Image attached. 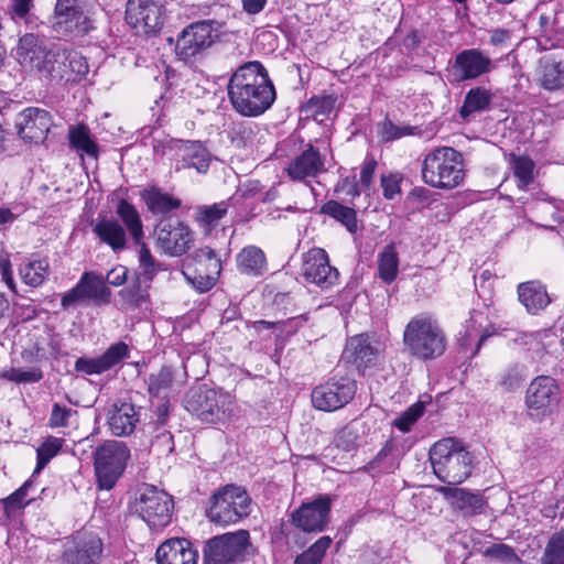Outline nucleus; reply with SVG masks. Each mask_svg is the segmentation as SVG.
<instances>
[{
    "instance_id": "nucleus-1",
    "label": "nucleus",
    "mask_w": 564,
    "mask_h": 564,
    "mask_svg": "<svg viewBox=\"0 0 564 564\" xmlns=\"http://www.w3.org/2000/svg\"><path fill=\"white\" fill-rule=\"evenodd\" d=\"M227 94L232 108L245 117H258L275 100V89L268 70L258 62H247L231 75Z\"/></svg>"
},
{
    "instance_id": "nucleus-2",
    "label": "nucleus",
    "mask_w": 564,
    "mask_h": 564,
    "mask_svg": "<svg viewBox=\"0 0 564 564\" xmlns=\"http://www.w3.org/2000/svg\"><path fill=\"white\" fill-rule=\"evenodd\" d=\"M404 349L415 359L440 358L446 350L447 338L440 323L429 314L413 316L403 330Z\"/></svg>"
},
{
    "instance_id": "nucleus-3",
    "label": "nucleus",
    "mask_w": 564,
    "mask_h": 564,
    "mask_svg": "<svg viewBox=\"0 0 564 564\" xmlns=\"http://www.w3.org/2000/svg\"><path fill=\"white\" fill-rule=\"evenodd\" d=\"M430 460L435 476L447 486L459 485L471 474L470 453L453 437L436 442L430 449Z\"/></svg>"
},
{
    "instance_id": "nucleus-4",
    "label": "nucleus",
    "mask_w": 564,
    "mask_h": 564,
    "mask_svg": "<svg viewBox=\"0 0 564 564\" xmlns=\"http://www.w3.org/2000/svg\"><path fill=\"white\" fill-rule=\"evenodd\" d=\"M464 175L462 154L453 148H437L423 161V180L433 187L454 188L463 182Z\"/></svg>"
},
{
    "instance_id": "nucleus-5",
    "label": "nucleus",
    "mask_w": 564,
    "mask_h": 564,
    "mask_svg": "<svg viewBox=\"0 0 564 564\" xmlns=\"http://www.w3.org/2000/svg\"><path fill=\"white\" fill-rule=\"evenodd\" d=\"M95 14L94 0H57L53 28L63 36H84L95 29Z\"/></svg>"
},
{
    "instance_id": "nucleus-6",
    "label": "nucleus",
    "mask_w": 564,
    "mask_h": 564,
    "mask_svg": "<svg viewBox=\"0 0 564 564\" xmlns=\"http://www.w3.org/2000/svg\"><path fill=\"white\" fill-rule=\"evenodd\" d=\"M130 455L129 447L121 441H106L96 447L94 469L99 489L110 490L115 487L127 467Z\"/></svg>"
},
{
    "instance_id": "nucleus-7",
    "label": "nucleus",
    "mask_w": 564,
    "mask_h": 564,
    "mask_svg": "<svg viewBox=\"0 0 564 564\" xmlns=\"http://www.w3.org/2000/svg\"><path fill=\"white\" fill-rule=\"evenodd\" d=\"M252 550L247 530L216 535L205 544L203 564H239L247 560Z\"/></svg>"
},
{
    "instance_id": "nucleus-8",
    "label": "nucleus",
    "mask_w": 564,
    "mask_h": 564,
    "mask_svg": "<svg viewBox=\"0 0 564 564\" xmlns=\"http://www.w3.org/2000/svg\"><path fill=\"white\" fill-rule=\"evenodd\" d=\"M251 512V499L241 487L226 486L212 498L207 516L216 524L237 523Z\"/></svg>"
},
{
    "instance_id": "nucleus-9",
    "label": "nucleus",
    "mask_w": 564,
    "mask_h": 564,
    "mask_svg": "<svg viewBox=\"0 0 564 564\" xmlns=\"http://www.w3.org/2000/svg\"><path fill=\"white\" fill-rule=\"evenodd\" d=\"M127 230L137 245L143 239L142 221L139 214H117V217H101L94 226L98 238L118 251L126 248Z\"/></svg>"
},
{
    "instance_id": "nucleus-10",
    "label": "nucleus",
    "mask_w": 564,
    "mask_h": 564,
    "mask_svg": "<svg viewBox=\"0 0 564 564\" xmlns=\"http://www.w3.org/2000/svg\"><path fill=\"white\" fill-rule=\"evenodd\" d=\"M173 500L164 491L143 485L133 503L134 512L151 530L162 529L171 522Z\"/></svg>"
},
{
    "instance_id": "nucleus-11",
    "label": "nucleus",
    "mask_w": 564,
    "mask_h": 564,
    "mask_svg": "<svg viewBox=\"0 0 564 564\" xmlns=\"http://www.w3.org/2000/svg\"><path fill=\"white\" fill-rule=\"evenodd\" d=\"M232 404L229 393L208 388L191 391L186 399V410L202 422L216 423L225 420Z\"/></svg>"
},
{
    "instance_id": "nucleus-12",
    "label": "nucleus",
    "mask_w": 564,
    "mask_h": 564,
    "mask_svg": "<svg viewBox=\"0 0 564 564\" xmlns=\"http://www.w3.org/2000/svg\"><path fill=\"white\" fill-rule=\"evenodd\" d=\"M561 390L550 376H538L529 384L525 393L528 413L538 421L551 415L558 406Z\"/></svg>"
},
{
    "instance_id": "nucleus-13",
    "label": "nucleus",
    "mask_w": 564,
    "mask_h": 564,
    "mask_svg": "<svg viewBox=\"0 0 564 564\" xmlns=\"http://www.w3.org/2000/svg\"><path fill=\"white\" fill-rule=\"evenodd\" d=\"M220 35V23L215 20H203L189 24L178 35L176 53L182 59L194 57L212 46Z\"/></svg>"
},
{
    "instance_id": "nucleus-14",
    "label": "nucleus",
    "mask_w": 564,
    "mask_h": 564,
    "mask_svg": "<svg viewBox=\"0 0 564 564\" xmlns=\"http://www.w3.org/2000/svg\"><path fill=\"white\" fill-rule=\"evenodd\" d=\"M357 390L356 381L348 377L332 378L315 387L311 398L315 409L333 412L348 404Z\"/></svg>"
},
{
    "instance_id": "nucleus-15",
    "label": "nucleus",
    "mask_w": 564,
    "mask_h": 564,
    "mask_svg": "<svg viewBox=\"0 0 564 564\" xmlns=\"http://www.w3.org/2000/svg\"><path fill=\"white\" fill-rule=\"evenodd\" d=\"M126 20L137 33L154 34L165 20L164 0H128Z\"/></svg>"
},
{
    "instance_id": "nucleus-16",
    "label": "nucleus",
    "mask_w": 564,
    "mask_h": 564,
    "mask_svg": "<svg viewBox=\"0 0 564 564\" xmlns=\"http://www.w3.org/2000/svg\"><path fill=\"white\" fill-rule=\"evenodd\" d=\"M104 551L101 539L94 532L78 531L65 539L63 564H99Z\"/></svg>"
},
{
    "instance_id": "nucleus-17",
    "label": "nucleus",
    "mask_w": 564,
    "mask_h": 564,
    "mask_svg": "<svg viewBox=\"0 0 564 564\" xmlns=\"http://www.w3.org/2000/svg\"><path fill=\"white\" fill-rule=\"evenodd\" d=\"M155 235L161 249L172 257L184 254L193 242L189 228L174 214H167L159 221Z\"/></svg>"
},
{
    "instance_id": "nucleus-18",
    "label": "nucleus",
    "mask_w": 564,
    "mask_h": 564,
    "mask_svg": "<svg viewBox=\"0 0 564 564\" xmlns=\"http://www.w3.org/2000/svg\"><path fill=\"white\" fill-rule=\"evenodd\" d=\"M302 275L304 279L327 290L338 281V270L329 264L326 251L322 248H312L302 254Z\"/></svg>"
},
{
    "instance_id": "nucleus-19",
    "label": "nucleus",
    "mask_w": 564,
    "mask_h": 564,
    "mask_svg": "<svg viewBox=\"0 0 564 564\" xmlns=\"http://www.w3.org/2000/svg\"><path fill=\"white\" fill-rule=\"evenodd\" d=\"M330 498L321 495L292 513L293 524L304 532H322L329 522Z\"/></svg>"
},
{
    "instance_id": "nucleus-20",
    "label": "nucleus",
    "mask_w": 564,
    "mask_h": 564,
    "mask_svg": "<svg viewBox=\"0 0 564 564\" xmlns=\"http://www.w3.org/2000/svg\"><path fill=\"white\" fill-rule=\"evenodd\" d=\"M52 126L51 113L36 107L24 109L15 120V127L21 139L36 144L46 139Z\"/></svg>"
},
{
    "instance_id": "nucleus-21",
    "label": "nucleus",
    "mask_w": 564,
    "mask_h": 564,
    "mask_svg": "<svg viewBox=\"0 0 564 564\" xmlns=\"http://www.w3.org/2000/svg\"><path fill=\"white\" fill-rule=\"evenodd\" d=\"M195 259L198 267L194 273L185 271L184 275L197 291L206 292L216 284L221 271V262L209 247L198 249Z\"/></svg>"
},
{
    "instance_id": "nucleus-22",
    "label": "nucleus",
    "mask_w": 564,
    "mask_h": 564,
    "mask_svg": "<svg viewBox=\"0 0 564 564\" xmlns=\"http://www.w3.org/2000/svg\"><path fill=\"white\" fill-rule=\"evenodd\" d=\"M492 59L478 48L459 52L452 65V74L457 82L476 79L491 72Z\"/></svg>"
},
{
    "instance_id": "nucleus-23",
    "label": "nucleus",
    "mask_w": 564,
    "mask_h": 564,
    "mask_svg": "<svg viewBox=\"0 0 564 564\" xmlns=\"http://www.w3.org/2000/svg\"><path fill=\"white\" fill-rule=\"evenodd\" d=\"M130 357L129 346L119 341L98 357H80L75 361L74 369L84 375H101Z\"/></svg>"
},
{
    "instance_id": "nucleus-24",
    "label": "nucleus",
    "mask_w": 564,
    "mask_h": 564,
    "mask_svg": "<svg viewBox=\"0 0 564 564\" xmlns=\"http://www.w3.org/2000/svg\"><path fill=\"white\" fill-rule=\"evenodd\" d=\"M155 557L158 564H196L198 552L188 540L174 538L160 544Z\"/></svg>"
},
{
    "instance_id": "nucleus-25",
    "label": "nucleus",
    "mask_w": 564,
    "mask_h": 564,
    "mask_svg": "<svg viewBox=\"0 0 564 564\" xmlns=\"http://www.w3.org/2000/svg\"><path fill=\"white\" fill-rule=\"evenodd\" d=\"M379 349L368 335H356L346 343L343 359L355 366L358 370H365L375 364Z\"/></svg>"
},
{
    "instance_id": "nucleus-26",
    "label": "nucleus",
    "mask_w": 564,
    "mask_h": 564,
    "mask_svg": "<svg viewBox=\"0 0 564 564\" xmlns=\"http://www.w3.org/2000/svg\"><path fill=\"white\" fill-rule=\"evenodd\" d=\"M107 422L113 435L127 436L134 431L139 422V412L133 403L119 400L110 405Z\"/></svg>"
},
{
    "instance_id": "nucleus-27",
    "label": "nucleus",
    "mask_w": 564,
    "mask_h": 564,
    "mask_svg": "<svg viewBox=\"0 0 564 564\" xmlns=\"http://www.w3.org/2000/svg\"><path fill=\"white\" fill-rule=\"evenodd\" d=\"M541 86L546 90L564 87V51L557 50L544 54L539 61Z\"/></svg>"
},
{
    "instance_id": "nucleus-28",
    "label": "nucleus",
    "mask_w": 564,
    "mask_h": 564,
    "mask_svg": "<svg viewBox=\"0 0 564 564\" xmlns=\"http://www.w3.org/2000/svg\"><path fill=\"white\" fill-rule=\"evenodd\" d=\"M437 491L451 502L453 508L462 511L466 517L481 513L486 506L485 498L480 494L469 491L465 488L442 486Z\"/></svg>"
},
{
    "instance_id": "nucleus-29",
    "label": "nucleus",
    "mask_w": 564,
    "mask_h": 564,
    "mask_svg": "<svg viewBox=\"0 0 564 564\" xmlns=\"http://www.w3.org/2000/svg\"><path fill=\"white\" fill-rule=\"evenodd\" d=\"M324 170V162L319 151L308 145L300 155L295 156L289 164L286 171L293 181H304L307 177H315Z\"/></svg>"
},
{
    "instance_id": "nucleus-30",
    "label": "nucleus",
    "mask_w": 564,
    "mask_h": 564,
    "mask_svg": "<svg viewBox=\"0 0 564 564\" xmlns=\"http://www.w3.org/2000/svg\"><path fill=\"white\" fill-rule=\"evenodd\" d=\"M48 47L40 36L33 33H25L19 39L13 52L17 61L22 66L35 69Z\"/></svg>"
},
{
    "instance_id": "nucleus-31",
    "label": "nucleus",
    "mask_w": 564,
    "mask_h": 564,
    "mask_svg": "<svg viewBox=\"0 0 564 564\" xmlns=\"http://www.w3.org/2000/svg\"><path fill=\"white\" fill-rule=\"evenodd\" d=\"M67 50L59 45H52L47 48L40 65L35 68L42 76L51 80L72 79L67 70Z\"/></svg>"
},
{
    "instance_id": "nucleus-32",
    "label": "nucleus",
    "mask_w": 564,
    "mask_h": 564,
    "mask_svg": "<svg viewBox=\"0 0 564 564\" xmlns=\"http://www.w3.org/2000/svg\"><path fill=\"white\" fill-rule=\"evenodd\" d=\"M176 148L182 155V165L178 169H195L202 174L208 171L210 153L202 142L177 140Z\"/></svg>"
},
{
    "instance_id": "nucleus-33",
    "label": "nucleus",
    "mask_w": 564,
    "mask_h": 564,
    "mask_svg": "<svg viewBox=\"0 0 564 564\" xmlns=\"http://www.w3.org/2000/svg\"><path fill=\"white\" fill-rule=\"evenodd\" d=\"M520 303L530 314L544 310L551 302L546 288L539 281H527L518 285Z\"/></svg>"
},
{
    "instance_id": "nucleus-34",
    "label": "nucleus",
    "mask_w": 564,
    "mask_h": 564,
    "mask_svg": "<svg viewBox=\"0 0 564 564\" xmlns=\"http://www.w3.org/2000/svg\"><path fill=\"white\" fill-rule=\"evenodd\" d=\"M67 140L69 148L82 158L86 155L94 160L98 159L99 145L91 135L90 129L85 123L69 126Z\"/></svg>"
},
{
    "instance_id": "nucleus-35",
    "label": "nucleus",
    "mask_w": 564,
    "mask_h": 564,
    "mask_svg": "<svg viewBox=\"0 0 564 564\" xmlns=\"http://www.w3.org/2000/svg\"><path fill=\"white\" fill-rule=\"evenodd\" d=\"M400 451L392 440L386 442L382 448L370 460L364 470L370 473L373 477L379 474L393 473L400 464Z\"/></svg>"
},
{
    "instance_id": "nucleus-36",
    "label": "nucleus",
    "mask_w": 564,
    "mask_h": 564,
    "mask_svg": "<svg viewBox=\"0 0 564 564\" xmlns=\"http://www.w3.org/2000/svg\"><path fill=\"white\" fill-rule=\"evenodd\" d=\"M238 270L247 275H261L267 269L263 251L256 246H247L237 254Z\"/></svg>"
},
{
    "instance_id": "nucleus-37",
    "label": "nucleus",
    "mask_w": 564,
    "mask_h": 564,
    "mask_svg": "<svg viewBox=\"0 0 564 564\" xmlns=\"http://www.w3.org/2000/svg\"><path fill=\"white\" fill-rule=\"evenodd\" d=\"M50 274L47 259H26L19 267V275L23 283L31 288L41 286Z\"/></svg>"
},
{
    "instance_id": "nucleus-38",
    "label": "nucleus",
    "mask_w": 564,
    "mask_h": 564,
    "mask_svg": "<svg viewBox=\"0 0 564 564\" xmlns=\"http://www.w3.org/2000/svg\"><path fill=\"white\" fill-rule=\"evenodd\" d=\"M142 198L150 212H171L183 207L181 199L155 186L144 189Z\"/></svg>"
},
{
    "instance_id": "nucleus-39",
    "label": "nucleus",
    "mask_w": 564,
    "mask_h": 564,
    "mask_svg": "<svg viewBox=\"0 0 564 564\" xmlns=\"http://www.w3.org/2000/svg\"><path fill=\"white\" fill-rule=\"evenodd\" d=\"M85 299L108 303L110 290L106 286L104 276L95 272H85L78 281Z\"/></svg>"
},
{
    "instance_id": "nucleus-40",
    "label": "nucleus",
    "mask_w": 564,
    "mask_h": 564,
    "mask_svg": "<svg viewBox=\"0 0 564 564\" xmlns=\"http://www.w3.org/2000/svg\"><path fill=\"white\" fill-rule=\"evenodd\" d=\"M492 94L484 87H475L467 91L464 102L459 109L462 118L467 119L475 112L489 109Z\"/></svg>"
},
{
    "instance_id": "nucleus-41",
    "label": "nucleus",
    "mask_w": 564,
    "mask_h": 564,
    "mask_svg": "<svg viewBox=\"0 0 564 564\" xmlns=\"http://www.w3.org/2000/svg\"><path fill=\"white\" fill-rule=\"evenodd\" d=\"M151 283H144L137 276V280L128 288L119 292L126 310L142 307L149 302V288Z\"/></svg>"
},
{
    "instance_id": "nucleus-42",
    "label": "nucleus",
    "mask_w": 564,
    "mask_h": 564,
    "mask_svg": "<svg viewBox=\"0 0 564 564\" xmlns=\"http://www.w3.org/2000/svg\"><path fill=\"white\" fill-rule=\"evenodd\" d=\"M378 272L380 279L386 283L395 280L399 272V258L394 245H387L379 254Z\"/></svg>"
},
{
    "instance_id": "nucleus-43",
    "label": "nucleus",
    "mask_w": 564,
    "mask_h": 564,
    "mask_svg": "<svg viewBox=\"0 0 564 564\" xmlns=\"http://www.w3.org/2000/svg\"><path fill=\"white\" fill-rule=\"evenodd\" d=\"M55 354V347L46 338H37L34 343L25 347L21 357L26 362H41L48 360Z\"/></svg>"
},
{
    "instance_id": "nucleus-44",
    "label": "nucleus",
    "mask_w": 564,
    "mask_h": 564,
    "mask_svg": "<svg viewBox=\"0 0 564 564\" xmlns=\"http://www.w3.org/2000/svg\"><path fill=\"white\" fill-rule=\"evenodd\" d=\"M139 250V272L137 276L144 283H151L161 270V264L151 254L149 248L141 241Z\"/></svg>"
},
{
    "instance_id": "nucleus-45",
    "label": "nucleus",
    "mask_w": 564,
    "mask_h": 564,
    "mask_svg": "<svg viewBox=\"0 0 564 564\" xmlns=\"http://www.w3.org/2000/svg\"><path fill=\"white\" fill-rule=\"evenodd\" d=\"M482 555L501 564H523L514 549L503 543H495L482 551Z\"/></svg>"
},
{
    "instance_id": "nucleus-46",
    "label": "nucleus",
    "mask_w": 564,
    "mask_h": 564,
    "mask_svg": "<svg viewBox=\"0 0 564 564\" xmlns=\"http://www.w3.org/2000/svg\"><path fill=\"white\" fill-rule=\"evenodd\" d=\"M330 544L332 539L329 536L319 538L306 551L296 556L294 564H321Z\"/></svg>"
},
{
    "instance_id": "nucleus-47",
    "label": "nucleus",
    "mask_w": 564,
    "mask_h": 564,
    "mask_svg": "<svg viewBox=\"0 0 564 564\" xmlns=\"http://www.w3.org/2000/svg\"><path fill=\"white\" fill-rule=\"evenodd\" d=\"M62 448V440L50 437L36 449V467L32 477L39 475L48 462L58 454Z\"/></svg>"
},
{
    "instance_id": "nucleus-48",
    "label": "nucleus",
    "mask_w": 564,
    "mask_h": 564,
    "mask_svg": "<svg viewBox=\"0 0 564 564\" xmlns=\"http://www.w3.org/2000/svg\"><path fill=\"white\" fill-rule=\"evenodd\" d=\"M541 564H564V532H557L550 538Z\"/></svg>"
},
{
    "instance_id": "nucleus-49",
    "label": "nucleus",
    "mask_w": 564,
    "mask_h": 564,
    "mask_svg": "<svg viewBox=\"0 0 564 564\" xmlns=\"http://www.w3.org/2000/svg\"><path fill=\"white\" fill-rule=\"evenodd\" d=\"M1 378L14 383H35L43 379V371L39 367L10 368L1 373Z\"/></svg>"
},
{
    "instance_id": "nucleus-50",
    "label": "nucleus",
    "mask_w": 564,
    "mask_h": 564,
    "mask_svg": "<svg viewBox=\"0 0 564 564\" xmlns=\"http://www.w3.org/2000/svg\"><path fill=\"white\" fill-rule=\"evenodd\" d=\"M527 379V369L522 364H513L507 367L500 375L499 383L508 391L521 387Z\"/></svg>"
},
{
    "instance_id": "nucleus-51",
    "label": "nucleus",
    "mask_w": 564,
    "mask_h": 564,
    "mask_svg": "<svg viewBox=\"0 0 564 564\" xmlns=\"http://www.w3.org/2000/svg\"><path fill=\"white\" fill-rule=\"evenodd\" d=\"M173 382V373L171 368L162 367L159 371L149 376L147 383L150 394L160 395L167 391Z\"/></svg>"
},
{
    "instance_id": "nucleus-52",
    "label": "nucleus",
    "mask_w": 564,
    "mask_h": 564,
    "mask_svg": "<svg viewBox=\"0 0 564 564\" xmlns=\"http://www.w3.org/2000/svg\"><path fill=\"white\" fill-rule=\"evenodd\" d=\"M511 164L513 174L522 186L533 182L534 162L530 158L512 154Z\"/></svg>"
},
{
    "instance_id": "nucleus-53",
    "label": "nucleus",
    "mask_w": 564,
    "mask_h": 564,
    "mask_svg": "<svg viewBox=\"0 0 564 564\" xmlns=\"http://www.w3.org/2000/svg\"><path fill=\"white\" fill-rule=\"evenodd\" d=\"M34 0H10L9 12L15 23L26 25L34 22V15L31 10L34 7Z\"/></svg>"
},
{
    "instance_id": "nucleus-54",
    "label": "nucleus",
    "mask_w": 564,
    "mask_h": 564,
    "mask_svg": "<svg viewBox=\"0 0 564 564\" xmlns=\"http://www.w3.org/2000/svg\"><path fill=\"white\" fill-rule=\"evenodd\" d=\"M67 70L68 76L72 77L70 80H76L77 78H82L89 72V66L86 57H84L80 53L76 51L67 50Z\"/></svg>"
},
{
    "instance_id": "nucleus-55",
    "label": "nucleus",
    "mask_w": 564,
    "mask_h": 564,
    "mask_svg": "<svg viewBox=\"0 0 564 564\" xmlns=\"http://www.w3.org/2000/svg\"><path fill=\"white\" fill-rule=\"evenodd\" d=\"M403 176L399 173H389L381 176L382 194L386 199L395 200L401 198V183Z\"/></svg>"
},
{
    "instance_id": "nucleus-56",
    "label": "nucleus",
    "mask_w": 564,
    "mask_h": 564,
    "mask_svg": "<svg viewBox=\"0 0 564 564\" xmlns=\"http://www.w3.org/2000/svg\"><path fill=\"white\" fill-rule=\"evenodd\" d=\"M424 405L419 402L406 409L399 417L393 421V425L401 432H409L412 425L423 414Z\"/></svg>"
},
{
    "instance_id": "nucleus-57",
    "label": "nucleus",
    "mask_w": 564,
    "mask_h": 564,
    "mask_svg": "<svg viewBox=\"0 0 564 564\" xmlns=\"http://www.w3.org/2000/svg\"><path fill=\"white\" fill-rule=\"evenodd\" d=\"M412 130V127L395 126L392 121L386 119L383 122L379 124L378 133L381 137L382 141L389 142L400 139L404 135L411 134Z\"/></svg>"
},
{
    "instance_id": "nucleus-58",
    "label": "nucleus",
    "mask_w": 564,
    "mask_h": 564,
    "mask_svg": "<svg viewBox=\"0 0 564 564\" xmlns=\"http://www.w3.org/2000/svg\"><path fill=\"white\" fill-rule=\"evenodd\" d=\"M76 413L77 412L70 408L61 405L59 403H54L48 419V425L53 429L66 427L69 424V419Z\"/></svg>"
},
{
    "instance_id": "nucleus-59",
    "label": "nucleus",
    "mask_w": 564,
    "mask_h": 564,
    "mask_svg": "<svg viewBox=\"0 0 564 564\" xmlns=\"http://www.w3.org/2000/svg\"><path fill=\"white\" fill-rule=\"evenodd\" d=\"M305 322H307V315L303 314V315H299V316L289 318L285 322L272 323V322H267V321H260V322H258V324L265 328L279 326L281 328V332H283L288 336H290V335L294 334Z\"/></svg>"
},
{
    "instance_id": "nucleus-60",
    "label": "nucleus",
    "mask_w": 564,
    "mask_h": 564,
    "mask_svg": "<svg viewBox=\"0 0 564 564\" xmlns=\"http://www.w3.org/2000/svg\"><path fill=\"white\" fill-rule=\"evenodd\" d=\"M337 97L325 95L313 97L308 101V107L318 115H328L335 109Z\"/></svg>"
},
{
    "instance_id": "nucleus-61",
    "label": "nucleus",
    "mask_w": 564,
    "mask_h": 564,
    "mask_svg": "<svg viewBox=\"0 0 564 564\" xmlns=\"http://www.w3.org/2000/svg\"><path fill=\"white\" fill-rule=\"evenodd\" d=\"M377 165V161L373 158H367L365 160L360 171V183H358L359 187H362L364 191L370 189V186L373 182Z\"/></svg>"
},
{
    "instance_id": "nucleus-62",
    "label": "nucleus",
    "mask_w": 564,
    "mask_h": 564,
    "mask_svg": "<svg viewBox=\"0 0 564 564\" xmlns=\"http://www.w3.org/2000/svg\"><path fill=\"white\" fill-rule=\"evenodd\" d=\"M335 192L338 195H345L354 198L359 196L360 189L359 184L356 180V175L344 177L335 187Z\"/></svg>"
},
{
    "instance_id": "nucleus-63",
    "label": "nucleus",
    "mask_w": 564,
    "mask_h": 564,
    "mask_svg": "<svg viewBox=\"0 0 564 564\" xmlns=\"http://www.w3.org/2000/svg\"><path fill=\"white\" fill-rule=\"evenodd\" d=\"M356 433L346 426L336 436V446L344 451H351L355 447Z\"/></svg>"
},
{
    "instance_id": "nucleus-64",
    "label": "nucleus",
    "mask_w": 564,
    "mask_h": 564,
    "mask_svg": "<svg viewBox=\"0 0 564 564\" xmlns=\"http://www.w3.org/2000/svg\"><path fill=\"white\" fill-rule=\"evenodd\" d=\"M86 300L78 283L62 296L61 304L63 308L75 306L80 301Z\"/></svg>"
}]
</instances>
